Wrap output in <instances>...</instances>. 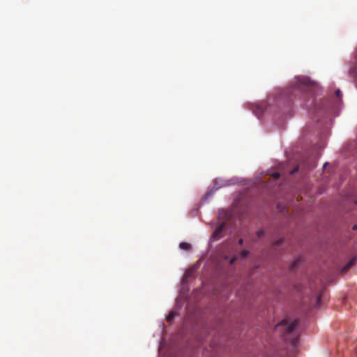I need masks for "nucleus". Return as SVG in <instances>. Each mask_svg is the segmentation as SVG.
<instances>
[{
    "label": "nucleus",
    "mask_w": 357,
    "mask_h": 357,
    "mask_svg": "<svg viewBox=\"0 0 357 357\" xmlns=\"http://www.w3.org/2000/svg\"><path fill=\"white\" fill-rule=\"evenodd\" d=\"M238 257V256H235V257H232L230 260V264H234L235 263V261L237 260Z\"/></svg>",
    "instance_id": "f8f14e48"
},
{
    "label": "nucleus",
    "mask_w": 357,
    "mask_h": 357,
    "mask_svg": "<svg viewBox=\"0 0 357 357\" xmlns=\"http://www.w3.org/2000/svg\"><path fill=\"white\" fill-rule=\"evenodd\" d=\"M283 241H284V240H283V238H280V239H278V241H276V242L275 243V245H279L282 244V242H283Z\"/></svg>",
    "instance_id": "ddd939ff"
},
{
    "label": "nucleus",
    "mask_w": 357,
    "mask_h": 357,
    "mask_svg": "<svg viewBox=\"0 0 357 357\" xmlns=\"http://www.w3.org/2000/svg\"><path fill=\"white\" fill-rule=\"evenodd\" d=\"M264 234V230H262V229H261V230H259V231H258L257 232V236L258 238H260V237H261V236H262Z\"/></svg>",
    "instance_id": "9b49d317"
},
{
    "label": "nucleus",
    "mask_w": 357,
    "mask_h": 357,
    "mask_svg": "<svg viewBox=\"0 0 357 357\" xmlns=\"http://www.w3.org/2000/svg\"><path fill=\"white\" fill-rule=\"evenodd\" d=\"M335 96L337 98V100H334L333 105H338L341 102V91L340 89H337L335 91Z\"/></svg>",
    "instance_id": "423d86ee"
},
{
    "label": "nucleus",
    "mask_w": 357,
    "mask_h": 357,
    "mask_svg": "<svg viewBox=\"0 0 357 357\" xmlns=\"http://www.w3.org/2000/svg\"><path fill=\"white\" fill-rule=\"evenodd\" d=\"M179 248L181 250H190L191 249V245L186 242H182L180 243Z\"/></svg>",
    "instance_id": "39448f33"
},
{
    "label": "nucleus",
    "mask_w": 357,
    "mask_h": 357,
    "mask_svg": "<svg viewBox=\"0 0 357 357\" xmlns=\"http://www.w3.org/2000/svg\"><path fill=\"white\" fill-rule=\"evenodd\" d=\"M298 325V319H294L291 321L287 320H282L280 323L276 325V328H282V336L285 341L290 342L292 345H296L298 341V337L293 336L292 333Z\"/></svg>",
    "instance_id": "f03ea898"
},
{
    "label": "nucleus",
    "mask_w": 357,
    "mask_h": 357,
    "mask_svg": "<svg viewBox=\"0 0 357 357\" xmlns=\"http://www.w3.org/2000/svg\"><path fill=\"white\" fill-rule=\"evenodd\" d=\"M249 251L247 250H243L242 251H241L238 254V257H241V258H245L247 256H248L249 255Z\"/></svg>",
    "instance_id": "0eeeda50"
},
{
    "label": "nucleus",
    "mask_w": 357,
    "mask_h": 357,
    "mask_svg": "<svg viewBox=\"0 0 357 357\" xmlns=\"http://www.w3.org/2000/svg\"><path fill=\"white\" fill-rule=\"evenodd\" d=\"M280 176V174L278 172H275V173L271 174V177L273 178L275 180L279 178Z\"/></svg>",
    "instance_id": "9d476101"
},
{
    "label": "nucleus",
    "mask_w": 357,
    "mask_h": 357,
    "mask_svg": "<svg viewBox=\"0 0 357 357\" xmlns=\"http://www.w3.org/2000/svg\"><path fill=\"white\" fill-rule=\"evenodd\" d=\"M314 167V165H310V168H313Z\"/></svg>",
    "instance_id": "f3484780"
},
{
    "label": "nucleus",
    "mask_w": 357,
    "mask_h": 357,
    "mask_svg": "<svg viewBox=\"0 0 357 357\" xmlns=\"http://www.w3.org/2000/svg\"><path fill=\"white\" fill-rule=\"evenodd\" d=\"M226 224L222 222L213 231L212 234V239L214 241L219 240L222 238V233L225 230Z\"/></svg>",
    "instance_id": "7ed1b4c3"
},
{
    "label": "nucleus",
    "mask_w": 357,
    "mask_h": 357,
    "mask_svg": "<svg viewBox=\"0 0 357 357\" xmlns=\"http://www.w3.org/2000/svg\"><path fill=\"white\" fill-rule=\"evenodd\" d=\"M315 84L309 78L303 77H297L295 84L284 91V96H296L301 93H307L313 96Z\"/></svg>",
    "instance_id": "f257e3e1"
},
{
    "label": "nucleus",
    "mask_w": 357,
    "mask_h": 357,
    "mask_svg": "<svg viewBox=\"0 0 357 357\" xmlns=\"http://www.w3.org/2000/svg\"><path fill=\"white\" fill-rule=\"evenodd\" d=\"M300 263H301L300 259H295L292 264V266H293L292 268L297 267Z\"/></svg>",
    "instance_id": "1a4fd4ad"
},
{
    "label": "nucleus",
    "mask_w": 357,
    "mask_h": 357,
    "mask_svg": "<svg viewBox=\"0 0 357 357\" xmlns=\"http://www.w3.org/2000/svg\"><path fill=\"white\" fill-rule=\"evenodd\" d=\"M356 258L354 257L352 258L342 268V272H346L347 270H349L356 262Z\"/></svg>",
    "instance_id": "20e7f679"
},
{
    "label": "nucleus",
    "mask_w": 357,
    "mask_h": 357,
    "mask_svg": "<svg viewBox=\"0 0 357 357\" xmlns=\"http://www.w3.org/2000/svg\"><path fill=\"white\" fill-rule=\"evenodd\" d=\"M299 169V167H295L294 169H292L291 172H290V174H294V173L297 172Z\"/></svg>",
    "instance_id": "4468645a"
},
{
    "label": "nucleus",
    "mask_w": 357,
    "mask_h": 357,
    "mask_svg": "<svg viewBox=\"0 0 357 357\" xmlns=\"http://www.w3.org/2000/svg\"><path fill=\"white\" fill-rule=\"evenodd\" d=\"M352 229H353V230H356V229H357V225H354L352 227Z\"/></svg>",
    "instance_id": "dca6fc26"
},
{
    "label": "nucleus",
    "mask_w": 357,
    "mask_h": 357,
    "mask_svg": "<svg viewBox=\"0 0 357 357\" xmlns=\"http://www.w3.org/2000/svg\"><path fill=\"white\" fill-rule=\"evenodd\" d=\"M175 314H176V313H175V312H171L168 314V316L167 317V320L168 321H171L174 319V317H175Z\"/></svg>",
    "instance_id": "6e6552de"
},
{
    "label": "nucleus",
    "mask_w": 357,
    "mask_h": 357,
    "mask_svg": "<svg viewBox=\"0 0 357 357\" xmlns=\"http://www.w3.org/2000/svg\"><path fill=\"white\" fill-rule=\"evenodd\" d=\"M319 300H320V296H318V298H317V302H319Z\"/></svg>",
    "instance_id": "a211bd4d"
},
{
    "label": "nucleus",
    "mask_w": 357,
    "mask_h": 357,
    "mask_svg": "<svg viewBox=\"0 0 357 357\" xmlns=\"http://www.w3.org/2000/svg\"><path fill=\"white\" fill-rule=\"evenodd\" d=\"M238 243L239 245H242L243 244V238H240L238 241Z\"/></svg>",
    "instance_id": "2eb2a0df"
}]
</instances>
